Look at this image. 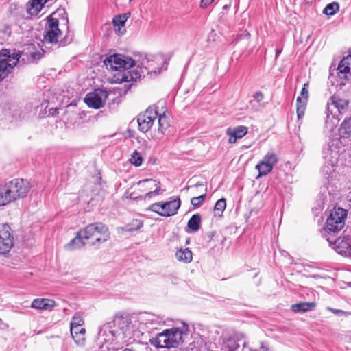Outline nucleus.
Listing matches in <instances>:
<instances>
[{
  "mask_svg": "<svg viewBox=\"0 0 351 351\" xmlns=\"http://www.w3.org/2000/svg\"><path fill=\"white\" fill-rule=\"evenodd\" d=\"M158 130L161 134H164L165 131L169 127V121L168 117L165 113L162 114H158Z\"/></svg>",
  "mask_w": 351,
  "mask_h": 351,
  "instance_id": "29",
  "label": "nucleus"
},
{
  "mask_svg": "<svg viewBox=\"0 0 351 351\" xmlns=\"http://www.w3.org/2000/svg\"><path fill=\"white\" fill-rule=\"evenodd\" d=\"M181 202L179 197L168 202H160L162 217H170L175 215L180 207Z\"/></svg>",
  "mask_w": 351,
  "mask_h": 351,
  "instance_id": "19",
  "label": "nucleus"
},
{
  "mask_svg": "<svg viewBox=\"0 0 351 351\" xmlns=\"http://www.w3.org/2000/svg\"><path fill=\"white\" fill-rule=\"evenodd\" d=\"M130 1H131L132 0H129Z\"/></svg>",
  "mask_w": 351,
  "mask_h": 351,
  "instance_id": "55",
  "label": "nucleus"
},
{
  "mask_svg": "<svg viewBox=\"0 0 351 351\" xmlns=\"http://www.w3.org/2000/svg\"><path fill=\"white\" fill-rule=\"evenodd\" d=\"M148 210L154 212L160 215L161 208H160V202H156L151 204L147 208Z\"/></svg>",
  "mask_w": 351,
  "mask_h": 351,
  "instance_id": "38",
  "label": "nucleus"
},
{
  "mask_svg": "<svg viewBox=\"0 0 351 351\" xmlns=\"http://www.w3.org/2000/svg\"><path fill=\"white\" fill-rule=\"evenodd\" d=\"M339 132L341 135L344 138H348L351 136V117L343 121L339 129Z\"/></svg>",
  "mask_w": 351,
  "mask_h": 351,
  "instance_id": "30",
  "label": "nucleus"
},
{
  "mask_svg": "<svg viewBox=\"0 0 351 351\" xmlns=\"http://www.w3.org/2000/svg\"><path fill=\"white\" fill-rule=\"evenodd\" d=\"M348 108V101L341 99L337 95H333L330 98L327 104V117L329 118V114L333 117H337V112L343 114Z\"/></svg>",
  "mask_w": 351,
  "mask_h": 351,
  "instance_id": "16",
  "label": "nucleus"
},
{
  "mask_svg": "<svg viewBox=\"0 0 351 351\" xmlns=\"http://www.w3.org/2000/svg\"><path fill=\"white\" fill-rule=\"evenodd\" d=\"M157 117L158 111L156 107H149L143 114L138 115L137 121L139 130L143 132H147L150 130Z\"/></svg>",
  "mask_w": 351,
  "mask_h": 351,
  "instance_id": "12",
  "label": "nucleus"
},
{
  "mask_svg": "<svg viewBox=\"0 0 351 351\" xmlns=\"http://www.w3.org/2000/svg\"><path fill=\"white\" fill-rule=\"evenodd\" d=\"M83 324L84 319L82 315L78 313H75L72 317V319L70 323V326H77L79 328V326H82Z\"/></svg>",
  "mask_w": 351,
  "mask_h": 351,
  "instance_id": "35",
  "label": "nucleus"
},
{
  "mask_svg": "<svg viewBox=\"0 0 351 351\" xmlns=\"http://www.w3.org/2000/svg\"><path fill=\"white\" fill-rule=\"evenodd\" d=\"M14 245V237L11 228L7 224L0 227V254L9 252Z\"/></svg>",
  "mask_w": 351,
  "mask_h": 351,
  "instance_id": "15",
  "label": "nucleus"
},
{
  "mask_svg": "<svg viewBox=\"0 0 351 351\" xmlns=\"http://www.w3.org/2000/svg\"><path fill=\"white\" fill-rule=\"evenodd\" d=\"M130 16V12L125 13L123 14L117 15L113 18L112 23L114 27H125V22L127 21V20L128 19V18Z\"/></svg>",
  "mask_w": 351,
  "mask_h": 351,
  "instance_id": "31",
  "label": "nucleus"
},
{
  "mask_svg": "<svg viewBox=\"0 0 351 351\" xmlns=\"http://www.w3.org/2000/svg\"><path fill=\"white\" fill-rule=\"evenodd\" d=\"M107 69L113 73L112 82L120 84L134 81L145 73H160L162 69H167V62L163 55L145 56L140 62L121 54H114L104 61Z\"/></svg>",
  "mask_w": 351,
  "mask_h": 351,
  "instance_id": "1",
  "label": "nucleus"
},
{
  "mask_svg": "<svg viewBox=\"0 0 351 351\" xmlns=\"http://www.w3.org/2000/svg\"><path fill=\"white\" fill-rule=\"evenodd\" d=\"M309 277L313 278H317L319 277V276L312 275V276H309Z\"/></svg>",
  "mask_w": 351,
  "mask_h": 351,
  "instance_id": "50",
  "label": "nucleus"
},
{
  "mask_svg": "<svg viewBox=\"0 0 351 351\" xmlns=\"http://www.w3.org/2000/svg\"><path fill=\"white\" fill-rule=\"evenodd\" d=\"M20 57L21 51L13 53L12 56L10 50L0 51V81L5 78L16 65Z\"/></svg>",
  "mask_w": 351,
  "mask_h": 351,
  "instance_id": "8",
  "label": "nucleus"
},
{
  "mask_svg": "<svg viewBox=\"0 0 351 351\" xmlns=\"http://www.w3.org/2000/svg\"><path fill=\"white\" fill-rule=\"evenodd\" d=\"M130 161L134 166L139 167L142 164L143 157L138 152L134 151L130 158Z\"/></svg>",
  "mask_w": 351,
  "mask_h": 351,
  "instance_id": "34",
  "label": "nucleus"
},
{
  "mask_svg": "<svg viewBox=\"0 0 351 351\" xmlns=\"http://www.w3.org/2000/svg\"><path fill=\"white\" fill-rule=\"evenodd\" d=\"M328 311L332 312L334 314L338 315H346L347 313L339 309H335L330 307H328L327 308Z\"/></svg>",
  "mask_w": 351,
  "mask_h": 351,
  "instance_id": "41",
  "label": "nucleus"
},
{
  "mask_svg": "<svg viewBox=\"0 0 351 351\" xmlns=\"http://www.w3.org/2000/svg\"><path fill=\"white\" fill-rule=\"evenodd\" d=\"M134 318L136 324V327L147 331L157 329L165 323L162 317L149 313L134 314Z\"/></svg>",
  "mask_w": 351,
  "mask_h": 351,
  "instance_id": "7",
  "label": "nucleus"
},
{
  "mask_svg": "<svg viewBox=\"0 0 351 351\" xmlns=\"http://www.w3.org/2000/svg\"><path fill=\"white\" fill-rule=\"evenodd\" d=\"M48 1L49 0H32L29 8V13L32 15H37Z\"/></svg>",
  "mask_w": 351,
  "mask_h": 351,
  "instance_id": "26",
  "label": "nucleus"
},
{
  "mask_svg": "<svg viewBox=\"0 0 351 351\" xmlns=\"http://www.w3.org/2000/svg\"><path fill=\"white\" fill-rule=\"evenodd\" d=\"M137 223H138V224H137V229L143 227V223L141 221H137Z\"/></svg>",
  "mask_w": 351,
  "mask_h": 351,
  "instance_id": "45",
  "label": "nucleus"
},
{
  "mask_svg": "<svg viewBox=\"0 0 351 351\" xmlns=\"http://www.w3.org/2000/svg\"><path fill=\"white\" fill-rule=\"evenodd\" d=\"M277 161V156L273 152L267 153L256 166V169L258 171L259 176H266L269 173Z\"/></svg>",
  "mask_w": 351,
  "mask_h": 351,
  "instance_id": "18",
  "label": "nucleus"
},
{
  "mask_svg": "<svg viewBox=\"0 0 351 351\" xmlns=\"http://www.w3.org/2000/svg\"><path fill=\"white\" fill-rule=\"evenodd\" d=\"M338 70H339V69H338ZM347 74L348 73H340V71H339V77H345L346 78V77H347V76H346Z\"/></svg>",
  "mask_w": 351,
  "mask_h": 351,
  "instance_id": "46",
  "label": "nucleus"
},
{
  "mask_svg": "<svg viewBox=\"0 0 351 351\" xmlns=\"http://www.w3.org/2000/svg\"><path fill=\"white\" fill-rule=\"evenodd\" d=\"M119 331L110 328V325H104L98 334V344L101 349L106 348L108 350H114L112 346L114 337H117Z\"/></svg>",
  "mask_w": 351,
  "mask_h": 351,
  "instance_id": "11",
  "label": "nucleus"
},
{
  "mask_svg": "<svg viewBox=\"0 0 351 351\" xmlns=\"http://www.w3.org/2000/svg\"><path fill=\"white\" fill-rule=\"evenodd\" d=\"M110 238L108 227L102 223H93L80 230L76 237L66 245L68 249L80 248L88 243L90 239H95L90 243L92 245H99L107 241Z\"/></svg>",
  "mask_w": 351,
  "mask_h": 351,
  "instance_id": "2",
  "label": "nucleus"
},
{
  "mask_svg": "<svg viewBox=\"0 0 351 351\" xmlns=\"http://www.w3.org/2000/svg\"><path fill=\"white\" fill-rule=\"evenodd\" d=\"M316 306L314 302H302L291 306V310L294 313H306L312 311Z\"/></svg>",
  "mask_w": 351,
  "mask_h": 351,
  "instance_id": "23",
  "label": "nucleus"
},
{
  "mask_svg": "<svg viewBox=\"0 0 351 351\" xmlns=\"http://www.w3.org/2000/svg\"><path fill=\"white\" fill-rule=\"evenodd\" d=\"M206 198V193L201 195L198 197H193L191 200V204L196 208H198L201 206L202 202L204 201Z\"/></svg>",
  "mask_w": 351,
  "mask_h": 351,
  "instance_id": "37",
  "label": "nucleus"
},
{
  "mask_svg": "<svg viewBox=\"0 0 351 351\" xmlns=\"http://www.w3.org/2000/svg\"><path fill=\"white\" fill-rule=\"evenodd\" d=\"M0 328L2 330H5V329L8 328V325L5 323H3L1 318H0Z\"/></svg>",
  "mask_w": 351,
  "mask_h": 351,
  "instance_id": "43",
  "label": "nucleus"
},
{
  "mask_svg": "<svg viewBox=\"0 0 351 351\" xmlns=\"http://www.w3.org/2000/svg\"><path fill=\"white\" fill-rule=\"evenodd\" d=\"M184 333L176 328L167 329L150 340L151 344L158 348H176L183 342Z\"/></svg>",
  "mask_w": 351,
  "mask_h": 351,
  "instance_id": "6",
  "label": "nucleus"
},
{
  "mask_svg": "<svg viewBox=\"0 0 351 351\" xmlns=\"http://www.w3.org/2000/svg\"><path fill=\"white\" fill-rule=\"evenodd\" d=\"M254 101L259 104L264 99V95L261 91H256L252 95Z\"/></svg>",
  "mask_w": 351,
  "mask_h": 351,
  "instance_id": "39",
  "label": "nucleus"
},
{
  "mask_svg": "<svg viewBox=\"0 0 351 351\" xmlns=\"http://www.w3.org/2000/svg\"><path fill=\"white\" fill-rule=\"evenodd\" d=\"M347 215L348 210L340 207H335L330 210L325 227L322 232V236L326 239L332 237V234H335L341 231L345 226Z\"/></svg>",
  "mask_w": 351,
  "mask_h": 351,
  "instance_id": "5",
  "label": "nucleus"
},
{
  "mask_svg": "<svg viewBox=\"0 0 351 351\" xmlns=\"http://www.w3.org/2000/svg\"><path fill=\"white\" fill-rule=\"evenodd\" d=\"M36 56H37V54H36V53H33V54H32V58H33L34 59H38V58H40V56H39V57H38V58H37Z\"/></svg>",
  "mask_w": 351,
  "mask_h": 351,
  "instance_id": "48",
  "label": "nucleus"
},
{
  "mask_svg": "<svg viewBox=\"0 0 351 351\" xmlns=\"http://www.w3.org/2000/svg\"><path fill=\"white\" fill-rule=\"evenodd\" d=\"M123 351H134L133 350H131V349H128V348H125V350H123Z\"/></svg>",
  "mask_w": 351,
  "mask_h": 351,
  "instance_id": "51",
  "label": "nucleus"
},
{
  "mask_svg": "<svg viewBox=\"0 0 351 351\" xmlns=\"http://www.w3.org/2000/svg\"><path fill=\"white\" fill-rule=\"evenodd\" d=\"M280 50H277V51H276V56H278V55L279 54V53H280Z\"/></svg>",
  "mask_w": 351,
  "mask_h": 351,
  "instance_id": "53",
  "label": "nucleus"
},
{
  "mask_svg": "<svg viewBox=\"0 0 351 351\" xmlns=\"http://www.w3.org/2000/svg\"><path fill=\"white\" fill-rule=\"evenodd\" d=\"M308 84L305 83L301 90L300 97H298L296 99L297 114L298 119H301L304 114L308 97Z\"/></svg>",
  "mask_w": 351,
  "mask_h": 351,
  "instance_id": "20",
  "label": "nucleus"
},
{
  "mask_svg": "<svg viewBox=\"0 0 351 351\" xmlns=\"http://www.w3.org/2000/svg\"><path fill=\"white\" fill-rule=\"evenodd\" d=\"M106 324L110 325L111 329L119 331L117 336L125 334L131 328L136 327V326L134 315H117L112 322Z\"/></svg>",
  "mask_w": 351,
  "mask_h": 351,
  "instance_id": "10",
  "label": "nucleus"
},
{
  "mask_svg": "<svg viewBox=\"0 0 351 351\" xmlns=\"http://www.w3.org/2000/svg\"><path fill=\"white\" fill-rule=\"evenodd\" d=\"M201 217L199 214L192 215L187 223V227L191 232H195L199 230Z\"/></svg>",
  "mask_w": 351,
  "mask_h": 351,
  "instance_id": "27",
  "label": "nucleus"
},
{
  "mask_svg": "<svg viewBox=\"0 0 351 351\" xmlns=\"http://www.w3.org/2000/svg\"><path fill=\"white\" fill-rule=\"evenodd\" d=\"M55 304V302L51 299L36 298L32 301L31 307L38 310L51 311Z\"/></svg>",
  "mask_w": 351,
  "mask_h": 351,
  "instance_id": "22",
  "label": "nucleus"
},
{
  "mask_svg": "<svg viewBox=\"0 0 351 351\" xmlns=\"http://www.w3.org/2000/svg\"><path fill=\"white\" fill-rule=\"evenodd\" d=\"M226 207V201L225 198H221L217 201L215 207H214V211L215 215L218 216H221L223 212L224 211L225 208Z\"/></svg>",
  "mask_w": 351,
  "mask_h": 351,
  "instance_id": "32",
  "label": "nucleus"
},
{
  "mask_svg": "<svg viewBox=\"0 0 351 351\" xmlns=\"http://www.w3.org/2000/svg\"><path fill=\"white\" fill-rule=\"evenodd\" d=\"M247 128L239 125L234 128H228L226 130V134L229 136L228 142L235 143L237 139L242 138L247 132Z\"/></svg>",
  "mask_w": 351,
  "mask_h": 351,
  "instance_id": "21",
  "label": "nucleus"
},
{
  "mask_svg": "<svg viewBox=\"0 0 351 351\" xmlns=\"http://www.w3.org/2000/svg\"><path fill=\"white\" fill-rule=\"evenodd\" d=\"M195 186L196 187H199V186H204V184H203V183H202V182H198V183H197Z\"/></svg>",
  "mask_w": 351,
  "mask_h": 351,
  "instance_id": "47",
  "label": "nucleus"
},
{
  "mask_svg": "<svg viewBox=\"0 0 351 351\" xmlns=\"http://www.w3.org/2000/svg\"><path fill=\"white\" fill-rule=\"evenodd\" d=\"M214 0H201L200 6L201 8H206Z\"/></svg>",
  "mask_w": 351,
  "mask_h": 351,
  "instance_id": "42",
  "label": "nucleus"
},
{
  "mask_svg": "<svg viewBox=\"0 0 351 351\" xmlns=\"http://www.w3.org/2000/svg\"><path fill=\"white\" fill-rule=\"evenodd\" d=\"M326 240L338 254L351 258V241L349 239H335L333 237H328Z\"/></svg>",
  "mask_w": 351,
  "mask_h": 351,
  "instance_id": "14",
  "label": "nucleus"
},
{
  "mask_svg": "<svg viewBox=\"0 0 351 351\" xmlns=\"http://www.w3.org/2000/svg\"><path fill=\"white\" fill-rule=\"evenodd\" d=\"M341 73H351V54L344 57L339 64Z\"/></svg>",
  "mask_w": 351,
  "mask_h": 351,
  "instance_id": "28",
  "label": "nucleus"
},
{
  "mask_svg": "<svg viewBox=\"0 0 351 351\" xmlns=\"http://www.w3.org/2000/svg\"><path fill=\"white\" fill-rule=\"evenodd\" d=\"M136 184L140 186L142 192H146L144 199L151 198L154 195H161L165 190L160 187V184L156 180L145 179L138 181Z\"/></svg>",
  "mask_w": 351,
  "mask_h": 351,
  "instance_id": "13",
  "label": "nucleus"
},
{
  "mask_svg": "<svg viewBox=\"0 0 351 351\" xmlns=\"http://www.w3.org/2000/svg\"><path fill=\"white\" fill-rule=\"evenodd\" d=\"M130 199H135V197H132V195H130Z\"/></svg>",
  "mask_w": 351,
  "mask_h": 351,
  "instance_id": "54",
  "label": "nucleus"
},
{
  "mask_svg": "<svg viewBox=\"0 0 351 351\" xmlns=\"http://www.w3.org/2000/svg\"><path fill=\"white\" fill-rule=\"evenodd\" d=\"M176 257L180 262L189 263L193 259V254L189 248L180 249L176 252Z\"/></svg>",
  "mask_w": 351,
  "mask_h": 351,
  "instance_id": "25",
  "label": "nucleus"
},
{
  "mask_svg": "<svg viewBox=\"0 0 351 351\" xmlns=\"http://www.w3.org/2000/svg\"><path fill=\"white\" fill-rule=\"evenodd\" d=\"M243 348H245L246 347L247 343H246V342H245V341H244V342L243 343Z\"/></svg>",
  "mask_w": 351,
  "mask_h": 351,
  "instance_id": "52",
  "label": "nucleus"
},
{
  "mask_svg": "<svg viewBox=\"0 0 351 351\" xmlns=\"http://www.w3.org/2000/svg\"><path fill=\"white\" fill-rule=\"evenodd\" d=\"M108 92L102 89H97L94 92L88 93L84 99V102L89 107L99 109L104 106L108 97Z\"/></svg>",
  "mask_w": 351,
  "mask_h": 351,
  "instance_id": "17",
  "label": "nucleus"
},
{
  "mask_svg": "<svg viewBox=\"0 0 351 351\" xmlns=\"http://www.w3.org/2000/svg\"><path fill=\"white\" fill-rule=\"evenodd\" d=\"M189 351H201L198 349V348H197L195 346H193L190 348V349L189 350Z\"/></svg>",
  "mask_w": 351,
  "mask_h": 351,
  "instance_id": "44",
  "label": "nucleus"
},
{
  "mask_svg": "<svg viewBox=\"0 0 351 351\" xmlns=\"http://www.w3.org/2000/svg\"><path fill=\"white\" fill-rule=\"evenodd\" d=\"M62 32L59 29V21L57 19L49 18L47 22L45 34L43 40L44 45H59V38Z\"/></svg>",
  "mask_w": 351,
  "mask_h": 351,
  "instance_id": "9",
  "label": "nucleus"
},
{
  "mask_svg": "<svg viewBox=\"0 0 351 351\" xmlns=\"http://www.w3.org/2000/svg\"><path fill=\"white\" fill-rule=\"evenodd\" d=\"M339 144V139L332 140L322 151L324 165L322 171L327 179L332 178L335 176L336 167L341 152Z\"/></svg>",
  "mask_w": 351,
  "mask_h": 351,
  "instance_id": "4",
  "label": "nucleus"
},
{
  "mask_svg": "<svg viewBox=\"0 0 351 351\" xmlns=\"http://www.w3.org/2000/svg\"><path fill=\"white\" fill-rule=\"evenodd\" d=\"M339 9V3L337 2H332L326 5L324 10V13L326 15H334Z\"/></svg>",
  "mask_w": 351,
  "mask_h": 351,
  "instance_id": "33",
  "label": "nucleus"
},
{
  "mask_svg": "<svg viewBox=\"0 0 351 351\" xmlns=\"http://www.w3.org/2000/svg\"><path fill=\"white\" fill-rule=\"evenodd\" d=\"M86 332L72 335L73 339L78 346H84L86 343Z\"/></svg>",
  "mask_w": 351,
  "mask_h": 351,
  "instance_id": "36",
  "label": "nucleus"
},
{
  "mask_svg": "<svg viewBox=\"0 0 351 351\" xmlns=\"http://www.w3.org/2000/svg\"><path fill=\"white\" fill-rule=\"evenodd\" d=\"M245 338V335L243 333H238L236 335L235 338H230L227 340L226 342V349L227 351H237L239 349V344L238 343V341L244 340Z\"/></svg>",
  "mask_w": 351,
  "mask_h": 351,
  "instance_id": "24",
  "label": "nucleus"
},
{
  "mask_svg": "<svg viewBox=\"0 0 351 351\" xmlns=\"http://www.w3.org/2000/svg\"><path fill=\"white\" fill-rule=\"evenodd\" d=\"M70 330L71 335L78 334V333H82L86 332V330L82 326H70Z\"/></svg>",
  "mask_w": 351,
  "mask_h": 351,
  "instance_id": "40",
  "label": "nucleus"
},
{
  "mask_svg": "<svg viewBox=\"0 0 351 351\" xmlns=\"http://www.w3.org/2000/svg\"><path fill=\"white\" fill-rule=\"evenodd\" d=\"M32 185L27 180L14 179L0 186V206L25 197Z\"/></svg>",
  "mask_w": 351,
  "mask_h": 351,
  "instance_id": "3",
  "label": "nucleus"
},
{
  "mask_svg": "<svg viewBox=\"0 0 351 351\" xmlns=\"http://www.w3.org/2000/svg\"><path fill=\"white\" fill-rule=\"evenodd\" d=\"M230 5H225L223 6V9H228V8H230Z\"/></svg>",
  "mask_w": 351,
  "mask_h": 351,
  "instance_id": "49",
  "label": "nucleus"
}]
</instances>
